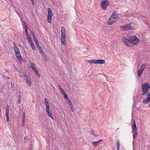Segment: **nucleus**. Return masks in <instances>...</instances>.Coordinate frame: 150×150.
<instances>
[{"mask_svg": "<svg viewBox=\"0 0 150 150\" xmlns=\"http://www.w3.org/2000/svg\"><path fill=\"white\" fill-rule=\"evenodd\" d=\"M150 88V85L149 83H144L143 84L142 87V91L143 92L141 95L143 96L146 93L148 92V91Z\"/></svg>", "mask_w": 150, "mask_h": 150, "instance_id": "nucleus-1", "label": "nucleus"}, {"mask_svg": "<svg viewBox=\"0 0 150 150\" xmlns=\"http://www.w3.org/2000/svg\"><path fill=\"white\" fill-rule=\"evenodd\" d=\"M23 76L26 81V83L28 86L30 87L31 85V80L29 76L26 74V72L24 71L23 73Z\"/></svg>", "mask_w": 150, "mask_h": 150, "instance_id": "nucleus-2", "label": "nucleus"}, {"mask_svg": "<svg viewBox=\"0 0 150 150\" xmlns=\"http://www.w3.org/2000/svg\"><path fill=\"white\" fill-rule=\"evenodd\" d=\"M130 43H132L134 45H136L138 44L139 39L136 36H132L129 38Z\"/></svg>", "mask_w": 150, "mask_h": 150, "instance_id": "nucleus-3", "label": "nucleus"}, {"mask_svg": "<svg viewBox=\"0 0 150 150\" xmlns=\"http://www.w3.org/2000/svg\"><path fill=\"white\" fill-rule=\"evenodd\" d=\"M110 5V3L107 0L103 1L100 3V6L102 8L104 9H106L107 7Z\"/></svg>", "mask_w": 150, "mask_h": 150, "instance_id": "nucleus-4", "label": "nucleus"}, {"mask_svg": "<svg viewBox=\"0 0 150 150\" xmlns=\"http://www.w3.org/2000/svg\"><path fill=\"white\" fill-rule=\"evenodd\" d=\"M118 18L116 17L113 16V15H111L108 21V23L109 25H111L115 23Z\"/></svg>", "mask_w": 150, "mask_h": 150, "instance_id": "nucleus-5", "label": "nucleus"}, {"mask_svg": "<svg viewBox=\"0 0 150 150\" xmlns=\"http://www.w3.org/2000/svg\"><path fill=\"white\" fill-rule=\"evenodd\" d=\"M131 23L128 24H126L124 25L121 26L120 27L122 28L123 30H125L129 29H133L134 28L133 26H131Z\"/></svg>", "mask_w": 150, "mask_h": 150, "instance_id": "nucleus-6", "label": "nucleus"}, {"mask_svg": "<svg viewBox=\"0 0 150 150\" xmlns=\"http://www.w3.org/2000/svg\"><path fill=\"white\" fill-rule=\"evenodd\" d=\"M147 98L143 100L142 103L144 104H146L150 101V93L148 92L147 93Z\"/></svg>", "mask_w": 150, "mask_h": 150, "instance_id": "nucleus-7", "label": "nucleus"}, {"mask_svg": "<svg viewBox=\"0 0 150 150\" xmlns=\"http://www.w3.org/2000/svg\"><path fill=\"white\" fill-rule=\"evenodd\" d=\"M44 100L45 104L46 106L45 109L46 111L50 110H49L50 107L49 104L48 99L46 98H45Z\"/></svg>", "mask_w": 150, "mask_h": 150, "instance_id": "nucleus-8", "label": "nucleus"}, {"mask_svg": "<svg viewBox=\"0 0 150 150\" xmlns=\"http://www.w3.org/2000/svg\"><path fill=\"white\" fill-rule=\"evenodd\" d=\"M122 41L125 43L127 46L128 47L130 46V43L129 39L128 40L126 38H124L122 40Z\"/></svg>", "mask_w": 150, "mask_h": 150, "instance_id": "nucleus-9", "label": "nucleus"}, {"mask_svg": "<svg viewBox=\"0 0 150 150\" xmlns=\"http://www.w3.org/2000/svg\"><path fill=\"white\" fill-rule=\"evenodd\" d=\"M66 34H61V44L62 45H64L65 43V37Z\"/></svg>", "mask_w": 150, "mask_h": 150, "instance_id": "nucleus-10", "label": "nucleus"}, {"mask_svg": "<svg viewBox=\"0 0 150 150\" xmlns=\"http://www.w3.org/2000/svg\"><path fill=\"white\" fill-rule=\"evenodd\" d=\"M132 128L133 129L132 130V132H137V126L136 125L135 120H133V125L132 126Z\"/></svg>", "mask_w": 150, "mask_h": 150, "instance_id": "nucleus-11", "label": "nucleus"}, {"mask_svg": "<svg viewBox=\"0 0 150 150\" xmlns=\"http://www.w3.org/2000/svg\"><path fill=\"white\" fill-rule=\"evenodd\" d=\"M103 141V140L102 139H100L98 141L92 142L91 143L93 145L94 148H96L98 144L100 142Z\"/></svg>", "mask_w": 150, "mask_h": 150, "instance_id": "nucleus-12", "label": "nucleus"}, {"mask_svg": "<svg viewBox=\"0 0 150 150\" xmlns=\"http://www.w3.org/2000/svg\"><path fill=\"white\" fill-rule=\"evenodd\" d=\"M96 64H104L105 63V60L102 59L96 60Z\"/></svg>", "mask_w": 150, "mask_h": 150, "instance_id": "nucleus-13", "label": "nucleus"}, {"mask_svg": "<svg viewBox=\"0 0 150 150\" xmlns=\"http://www.w3.org/2000/svg\"><path fill=\"white\" fill-rule=\"evenodd\" d=\"M16 56L18 61H19V63L20 64L22 62L23 59L21 54H20L17 56L16 55Z\"/></svg>", "mask_w": 150, "mask_h": 150, "instance_id": "nucleus-14", "label": "nucleus"}, {"mask_svg": "<svg viewBox=\"0 0 150 150\" xmlns=\"http://www.w3.org/2000/svg\"><path fill=\"white\" fill-rule=\"evenodd\" d=\"M47 11L48 12L47 16L52 17V12L51 9L50 8H47Z\"/></svg>", "mask_w": 150, "mask_h": 150, "instance_id": "nucleus-15", "label": "nucleus"}, {"mask_svg": "<svg viewBox=\"0 0 150 150\" xmlns=\"http://www.w3.org/2000/svg\"><path fill=\"white\" fill-rule=\"evenodd\" d=\"M30 66L34 71L37 69L35 68V65L34 63H30Z\"/></svg>", "mask_w": 150, "mask_h": 150, "instance_id": "nucleus-16", "label": "nucleus"}, {"mask_svg": "<svg viewBox=\"0 0 150 150\" xmlns=\"http://www.w3.org/2000/svg\"><path fill=\"white\" fill-rule=\"evenodd\" d=\"M58 88L59 91L63 94V93H65V92L64 90L61 87V86L60 85H58Z\"/></svg>", "mask_w": 150, "mask_h": 150, "instance_id": "nucleus-17", "label": "nucleus"}, {"mask_svg": "<svg viewBox=\"0 0 150 150\" xmlns=\"http://www.w3.org/2000/svg\"><path fill=\"white\" fill-rule=\"evenodd\" d=\"M48 115L50 117L52 120H54L53 117L52 116L51 112L50 110L46 111Z\"/></svg>", "mask_w": 150, "mask_h": 150, "instance_id": "nucleus-18", "label": "nucleus"}, {"mask_svg": "<svg viewBox=\"0 0 150 150\" xmlns=\"http://www.w3.org/2000/svg\"><path fill=\"white\" fill-rule=\"evenodd\" d=\"M87 61L89 63L96 64V60H88Z\"/></svg>", "mask_w": 150, "mask_h": 150, "instance_id": "nucleus-19", "label": "nucleus"}, {"mask_svg": "<svg viewBox=\"0 0 150 150\" xmlns=\"http://www.w3.org/2000/svg\"><path fill=\"white\" fill-rule=\"evenodd\" d=\"M61 34H65V28L63 26H62L61 27Z\"/></svg>", "mask_w": 150, "mask_h": 150, "instance_id": "nucleus-20", "label": "nucleus"}, {"mask_svg": "<svg viewBox=\"0 0 150 150\" xmlns=\"http://www.w3.org/2000/svg\"><path fill=\"white\" fill-rule=\"evenodd\" d=\"M9 107L8 105L7 104L6 106V114H9Z\"/></svg>", "mask_w": 150, "mask_h": 150, "instance_id": "nucleus-21", "label": "nucleus"}, {"mask_svg": "<svg viewBox=\"0 0 150 150\" xmlns=\"http://www.w3.org/2000/svg\"><path fill=\"white\" fill-rule=\"evenodd\" d=\"M47 21L49 23H51L52 21V17L47 16Z\"/></svg>", "mask_w": 150, "mask_h": 150, "instance_id": "nucleus-22", "label": "nucleus"}, {"mask_svg": "<svg viewBox=\"0 0 150 150\" xmlns=\"http://www.w3.org/2000/svg\"><path fill=\"white\" fill-rule=\"evenodd\" d=\"M13 46L14 51H15V50H19V49L17 47V46H16V45L15 42H13Z\"/></svg>", "mask_w": 150, "mask_h": 150, "instance_id": "nucleus-23", "label": "nucleus"}, {"mask_svg": "<svg viewBox=\"0 0 150 150\" xmlns=\"http://www.w3.org/2000/svg\"><path fill=\"white\" fill-rule=\"evenodd\" d=\"M143 71L141 70V69H139V70L137 72V74H138V76L139 77L141 76L143 72Z\"/></svg>", "mask_w": 150, "mask_h": 150, "instance_id": "nucleus-24", "label": "nucleus"}, {"mask_svg": "<svg viewBox=\"0 0 150 150\" xmlns=\"http://www.w3.org/2000/svg\"><path fill=\"white\" fill-rule=\"evenodd\" d=\"M120 142L119 140H117V142L116 145L117 146V150H119V147L120 146Z\"/></svg>", "mask_w": 150, "mask_h": 150, "instance_id": "nucleus-25", "label": "nucleus"}, {"mask_svg": "<svg viewBox=\"0 0 150 150\" xmlns=\"http://www.w3.org/2000/svg\"><path fill=\"white\" fill-rule=\"evenodd\" d=\"M146 67V65L145 64H142L140 67V69L143 71Z\"/></svg>", "mask_w": 150, "mask_h": 150, "instance_id": "nucleus-26", "label": "nucleus"}, {"mask_svg": "<svg viewBox=\"0 0 150 150\" xmlns=\"http://www.w3.org/2000/svg\"><path fill=\"white\" fill-rule=\"evenodd\" d=\"M22 25L23 26H24L25 27V28H28L27 26V25L26 23V22L24 21H23L22 22Z\"/></svg>", "mask_w": 150, "mask_h": 150, "instance_id": "nucleus-27", "label": "nucleus"}, {"mask_svg": "<svg viewBox=\"0 0 150 150\" xmlns=\"http://www.w3.org/2000/svg\"><path fill=\"white\" fill-rule=\"evenodd\" d=\"M34 41L36 45H38L39 44V42L38 41V39H37L36 37L34 38H33Z\"/></svg>", "mask_w": 150, "mask_h": 150, "instance_id": "nucleus-28", "label": "nucleus"}, {"mask_svg": "<svg viewBox=\"0 0 150 150\" xmlns=\"http://www.w3.org/2000/svg\"><path fill=\"white\" fill-rule=\"evenodd\" d=\"M34 71L35 72L36 75L38 77H40V74H39L38 71L37 69L36 70H35Z\"/></svg>", "mask_w": 150, "mask_h": 150, "instance_id": "nucleus-29", "label": "nucleus"}, {"mask_svg": "<svg viewBox=\"0 0 150 150\" xmlns=\"http://www.w3.org/2000/svg\"><path fill=\"white\" fill-rule=\"evenodd\" d=\"M112 15H113V16L117 17L118 18V14H117V11H115L114 13H112Z\"/></svg>", "mask_w": 150, "mask_h": 150, "instance_id": "nucleus-30", "label": "nucleus"}, {"mask_svg": "<svg viewBox=\"0 0 150 150\" xmlns=\"http://www.w3.org/2000/svg\"><path fill=\"white\" fill-rule=\"evenodd\" d=\"M30 46L31 47L32 49L33 50H35V48L34 47V44L33 42H31V44H30Z\"/></svg>", "mask_w": 150, "mask_h": 150, "instance_id": "nucleus-31", "label": "nucleus"}, {"mask_svg": "<svg viewBox=\"0 0 150 150\" xmlns=\"http://www.w3.org/2000/svg\"><path fill=\"white\" fill-rule=\"evenodd\" d=\"M27 39L30 44H31V42H33L32 40L30 37L27 36Z\"/></svg>", "mask_w": 150, "mask_h": 150, "instance_id": "nucleus-32", "label": "nucleus"}, {"mask_svg": "<svg viewBox=\"0 0 150 150\" xmlns=\"http://www.w3.org/2000/svg\"><path fill=\"white\" fill-rule=\"evenodd\" d=\"M16 54V56L18 55H19L20 54V52H19V50H15V51H14Z\"/></svg>", "mask_w": 150, "mask_h": 150, "instance_id": "nucleus-33", "label": "nucleus"}, {"mask_svg": "<svg viewBox=\"0 0 150 150\" xmlns=\"http://www.w3.org/2000/svg\"><path fill=\"white\" fill-rule=\"evenodd\" d=\"M69 105L70 107L71 111L72 112H73L74 111V108L72 104H70Z\"/></svg>", "mask_w": 150, "mask_h": 150, "instance_id": "nucleus-34", "label": "nucleus"}, {"mask_svg": "<svg viewBox=\"0 0 150 150\" xmlns=\"http://www.w3.org/2000/svg\"><path fill=\"white\" fill-rule=\"evenodd\" d=\"M25 28V33L26 34L27 36H30V34H29V35H28V28Z\"/></svg>", "mask_w": 150, "mask_h": 150, "instance_id": "nucleus-35", "label": "nucleus"}, {"mask_svg": "<svg viewBox=\"0 0 150 150\" xmlns=\"http://www.w3.org/2000/svg\"><path fill=\"white\" fill-rule=\"evenodd\" d=\"M67 99V102L68 103L69 105H70V104H72V102L71 100H70L69 98H68V99Z\"/></svg>", "mask_w": 150, "mask_h": 150, "instance_id": "nucleus-36", "label": "nucleus"}, {"mask_svg": "<svg viewBox=\"0 0 150 150\" xmlns=\"http://www.w3.org/2000/svg\"><path fill=\"white\" fill-rule=\"evenodd\" d=\"M134 133L133 134V139H134L137 136V132H134Z\"/></svg>", "mask_w": 150, "mask_h": 150, "instance_id": "nucleus-37", "label": "nucleus"}, {"mask_svg": "<svg viewBox=\"0 0 150 150\" xmlns=\"http://www.w3.org/2000/svg\"><path fill=\"white\" fill-rule=\"evenodd\" d=\"M6 120L7 122H8L9 121V117L8 114H6Z\"/></svg>", "mask_w": 150, "mask_h": 150, "instance_id": "nucleus-38", "label": "nucleus"}, {"mask_svg": "<svg viewBox=\"0 0 150 150\" xmlns=\"http://www.w3.org/2000/svg\"><path fill=\"white\" fill-rule=\"evenodd\" d=\"M91 133L92 135H93L94 136H97L94 133V130L92 129L91 131Z\"/></svg>", "mask_w": 150, "mask_h": 150, "instance_id": "nucleus-39", "label": "nucleus"}, {"mask_svg": "<svg viewBox=\"0 0 150 150\" xmlns=\"http://www.w3.org/2000/svg\"><path fill=\"white\" fill-rule=\"evenodd\" d=\"M36 45L37 46V47H38V50H42V48L39 45V44L38 45Z\"/></svg>", "mask_w": 150, "mask_h": 150, "instance_id": "nucleus-40", "label": "nucleus"}, {"mask_svg": "<svg viewBox=\"0 0 150 150\" xmlns=\"http://www.w3.org/2000/svg\"><path fill=\"white\" fill-rule=\"evenodd\" d=\"M63 94L64 95V98H66L67 99H68V98H69L68 97L66 92H65V93L64 94V93H63Z\"/></svg>", "mask_w": 150, "mask_h": 150, "instance_id": "nucleus-41", "label": "nucleus"}, {"mask_svg": "<svg viewBox=\"0 0 150 150\" xmlns=\"http://www.w3.org/2000/svg\"><path fill=\"white\" fill-rule=\"evenodd\" d=\"M25 114L24 112L23 113V115L22 116V120H25Z\"/></svg>", "mask_w": 150, "mask_h": 150, "instance_id": "nucleus-42", "label": "nucleus"}, {"mask_svg": "<svg viewBox=\"0 0 150 150\" xmlns=\"http://www.w3.org/2000/svg\"><path fill=\"white\" fill-rule=\"evenodd\" d=\"M24 142L25 143H26L27 142V139H28V137L25 136L24 137Z\"/></svg>", "mask_w": 150, "mask_h": 150, "instance_id": "nucleus-43", "label": "nucleus"}, {"mask_svg": "<svg viewBox=\"0 0 150 150\" xmlns=\"http://www.w3.org/2000/svg\"><path fill=\"white\" fill-rule=\"evenodd\" d=\"M42 54L44 57H45L46 56V55L45 54L44 51H43L42 52Z\"/></svg>", "mask_w": 150, "mask_h": 150, "instance_id": "nucleus-44", "label": "nucleus"}, {"mask_svg": "<svg viewBox=\"0 0 150 150\" xmlns=\"http://www.w3.org/2000/svg\"><path fill=\"white\" fill-rule=\"evenodd\" d=\"M32 35L33 38H34L36 37L35 35V34L34 33H33V34H32Z\"/></svg>", "mask_w": 150, "mask_h": 150, "instance_id": "nucleus-45", "label": "nucleus"}, {"mask_svg": "<svg viewBox=\"0 0 150 150\" xmlns=\"http://www.w3.org/2000/svg\"><path fill=\"white\" fill-rule=\"evenodd\" d=\"M22 94L21 93H20V94H19V96H18V97H19V98H22Z\"/></svg>", "mask_w": 150, "mask_h": 150, "instance_id": "nucleus-46", "label": "nucleus"}, {"mask_svg": "<svg viewBox=\"0 0 150 150\" xmlns=\"http://www.w3.org/2000/svg\"><path fill=\"white\" fill-rule=\"evenodd\" d=\"M25 123V120H22V124L24 125Z\"/></svg>", "mask_w": 150, "mask_h": 150, "instance_id": "nucleus-47", "label": "nucleus"}, {"mask_svg": "<svg viewBox=\"0 0 150 150\" xmlns=\"http://www.w3.org/2000/svg\"><path fill=\"white\" fill-rule=\"evenodd\" d=\"M21 98H19L18 100V103H19L21 101Z\"/></svg>", "mask_w": 150, "mask_h": 150, "instance_id": "nucleus-48", "label": "nucleus"}, {"mask_svg": "<svg viewBox=\"0 0 150 150\" xmlns=\"http://www.w3.org/2000/svg\"><path fill=\"white\" fill-rule=\"evenodd\" d=\"M13 66H14V68L15 70H16V71H18L16 67H15L14 65H13Z\"/></svg>", "mask_w": 150, "mask_h": 150, "instance_id": "nucleus-49", "label": "nucleus"}, {"mask_svg": "<svg viewBox=\"0 0 150 150\" xmlns=\"http://www.w3.org/2000/svg\"><path fill=\"white\" fill-rule=\"evenodd\" d=\"M30 0L32 2L33 4L34 5V0Z\"/></svg>", "mask_w": 150, "mask_h": 150, "instance_id": "nucleus-50", "label": "nucleus"}, {"mask_svg": "<svg viewBox=\"0 0 150 150\" xmlns=\"http://www.w3.org/2000/svg\"><path fill=\"white\" fill-rule=\"evenodd\" d=\"M44 59H45V60L47 61V57H44Z\"/></svg>", "mask_w": 150, "mask_h": 150, "instance_id": "nucleus-51", "label": "nucleus"}, {"mask_svg": "<svg viewBox=\"0 0 150 150\" xmlns=\"http://www.w3.org/2000/svg\"><path fill=\"white\" fill-rule=\"evenodd\" d=\"M40 52L41 53V54L42 53V52L44 51L43 50H40Z\"/></svg>", "mask_w": 150, "mask_h": 150, "instance_id": "nucleus-52", "label": "nucleus"}, {"mask_svg": "<svg viewBox=\"0 0 150 150\" xmlns=\"http://www.w3.org/2000/svg\"><path fill=\"white\" fill-rule=\"evenodd\" d=\"M31 34H33V33H34V32H33V31H31Z\"/></svg>", "mask_w": 150, "mask_h": 150, "instance_id": "nucleus-53", "label": "nucleus"}, {"mask_svg": "<svg viewBox=\"0 0 150 150\" xmlns=\"http://www.w3.org/2000/svg\"><path fill=\"white\" fill-rule=\"evenodd\" d=\"M6 72H8V71L7 69L6 70Z\"/></svg>", "mask_w": 150, "mask_h": 150, "instance_id": "nucleus-54", "label": "nucleus"}, {"mask_svg": "<svg viewBox=\"0 0 150 150\" xmlns=\"http://www.w3.org/2000/svg\"><path fill=\"white\" fill-rule=\"evenodd\" d=\"M19 94H20V93H21V92L20 91H19Z\"/></svg>", "mask_w": 150, "mask_h": 150, "instance_id": "nucleus-55", "label": "nucleus"}, {"mask_svg": "<svg viewBox=\"0 0 150 150\" xmlns=\"http://www.w3.org/2000/svg\"><path fill=\"white\" fill-rule=\"evenodd\" d=\"M19 76H20L21 77H22V76L21 74H20V75H19Z\"/></svg>", "mask_w": 150, "mask_h": 150, "instance_id": "nucleus-56", "label": "nucleus"}, {"mask_svg": "<svg viewBox=\"0 0 150 150\" xmlns=\"http://www.w3.org/2000/svg\"><path fill=\"white\" fill-rule=\"evenodd\" d=\"M83 21H82V22L81 23V24H82V23H83Z\"/></svg>", "mask_w": 150, "mask_h": 150, "instance_id": "nucleus-57", "label": "nucleus"}, {"mask_svg": "<svg viewBox=\"0 0 150 150\" xmlns=\"http://www.w3.org/2000/svg\"><path fill=\"white\" fill-rule=\"evenodd\" d=\"M149 107H150V104H149Z\"/></svg>", "mask_w": 150, "mask_h": 150, "instance_id": "nucleus-58", "label": "nucleus"}, {"mask_svg": "<svg viewBox=\"0 0 150 150\" xmlns=\"http://www.w3.org/2000/svg\"><path fill=\"white\" fill-rule=\"evenodd\" d=\"M8 79H9V78H8Z\"/></svg>", "mask_w": 150, "mask_h": 150, "instance_id": "nucleus-59", "label": "nucleus"}, {"mask_svg": "<svg viewBox=\"0 0 150 150\" xmlns=\"http://www.w3.org/2000/svg\"><path fill=\"white\" fill-rule=\"evenodd\" d=\"M6 78H7V77H6Z\"/></svg>", "mask_w": 150, "mask_h": 150, "instance_id": "nucleus-60", "label": "nucleus"}]
</instances>
